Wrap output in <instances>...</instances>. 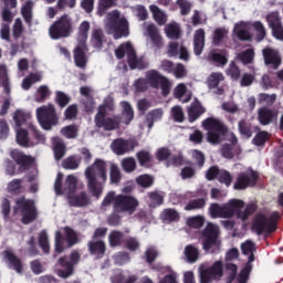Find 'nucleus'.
<instances>
[{
	"label": "nucleus",
	"mask_w": 283,
	"mask_h": 283,
	"mask_svg": "<svg viewBox=\"0 0 283 283\" xmlns=\"http://www.w3.org/2000/svg\"><path fill=\"white\" fill-rule=\"evenodd\" d=\"M252 28L255 31V39H256L258 43H260V41H264V39H266V28L264 27V24L261 21H254L252 23Z\"/></svg>",
	"instance_id": "obj_50"
},
{
	"label": "nucleus",
	"mask_w": 283,
	"mask_h": 283,
	"mask_svg": "<svg viewBox=\"0 0 283 283\" xmlns=\"http://www.w3.org/2000/svg\"><path fill=\"white\" fill-rule=\"evenodd\" d=\"M149 10L153 14L154 21H156L157 25H165L167 23V13L165 11L160 10L158 6L151 4L149 7Z\"/></svg>",
	"instance_id": "obj_32"
},
{
	"label": "nucleus",
	"mask_w": 283,
	"mask_h": 283,
	"mask_svg": "<svg viewBox=\"0 0 283 283\" xmlns=\"http://www.w3.org/2000/svg\"><path fill=\"white\" fill-rule=\"evenodd\" d=\"M165 113L163 112V108H156L147 113L146 115V123L148 129H151L154 127V123H158V120H163V115Z\"/></svg>",
	"instance_id": "obj_33"
},
{
	"label": "nucleus",
	"mask_w": 283,
	"mask_h": 283,
	"mask_svg": "<svg viewBox=\"0 0 283 283\" xmlns=\"http://www.w3.org/2000/svg\"><path fill=\"white\" fill-rule=\"evenodd\" d=\"M238 129L243 138H251L253 136V124L247 119L239 120Z\"/></svg>",
	"instance_id": "obj_34"
},
{
	"label": "nucleus",
	"mask_w": 283,
	"mask_h": 283,
	"mask_svg": "<svg viewBox=\"0 0 283 283\" xmlns=\"http://www.w3.org/2000/svg\"><path fill=\"white\" fill-rule=\"evenodd\" d=\"M90 22L83 21L80 27H78V32H77V44H84L87 45V34H90Z\"/></svg>",
	"instance_id": "obj_35"
},
{
	"label": "nucleus",
	"mask_w": 283,
	"mask_h": 283,
	"mask_svg": "<svg viewBox=\"0 0 283 283\" xmlns=\"http://www.w3.org/2000/svg\"><path fill=\"white\" fill-rule=\"evenodd\" d=\"M3 261L8 265L9 269H12L14 272L21 274L23 273V261H21V258L17 256L14 252L10 250H4L2 252Z\"/></svg>",
	"instance_id": "obj_20"
},
{
	"label": "nucleus",
	"mask_w": 283,
	"mask_h": 283,
	"mask_svg": "<svg viewBox=\"0 0 283 283\" xmlns=\"http://www.w3.org/2000/svg\"><path fill=\"white\" fill-rule=\"evenodd\" d=\"M185 255L189 264H195V262H198V258H200V251L195 245L189 244L185 248Z\"/></svg>",
	"instance_id": "obj_41"
},
{
	"label": "nucleus",
	"mask_w": 283,
	"mask_h": 283,
	"mask_svg": "<svg viewBox=\"0 0 283 283\" xmlns=\"http://www.w3.org/2000/svg\"><path fill=\"white\" fill-rule=\"evenodd\" d=\"M207 205V201L205 200V198H199V199H193V200H190L185 209L186 211H193L196 209H205Z\"/></svg>",
	"instance_id": "obj_59"
},
{
	"label": "nucleus",
	"mask_w": 283,
	"mask_h": 283,
	"mask_svg": "<svg viewBox=\"0 0 283 283\" xmlns=\"http://www.w3.org/2000/svg\"><path fill=\"white\" fill-rule=\"evenodd\" d=\"M54 101H55L56 105H59V107H61V109H63V107H67V105H70L71 98L69 97L67 94L63 93V91H57L55 93Z\"/></svg>",
	"instance_id": "obj_60"
},
{
	"label": "nucleus",
	"mask_w": 283,
	"mask_h": 283,
	"mask_svg": "<svg viewBox=\"0 0 283 283\" xmlns=\"http://www.w3.org/2000/svg\"><path fill=\"white\" fill-rule=\"evenodd\" d=\"M15 140L20 147L28 149L30 147H36L34 139H30V133L24 128H18L15 130Z\"/></svg>",
	"instance_id": "obj_25"
},
{
	"label": "nucleus",
	"mask_w": 283,
	"mask_h": 283,
	"mask_svg": "<svg viewBox=\"0 0 283 283\" xmlns=\"http://www.w3.org/2000/svg\"><path fill=\"white\" fill-rule=\"evenodd\" d=\"M30 135L34 138L35 145H45V135L35 128V126H30Z\"/></svg>",
	"instance_id": "obj_58"
},
{
	"label": "nucleus",
	"mask_w": 283,
	"mask_h": 283,
	"mask_svg": "<svg viewBox=\"0 0 283 283\" xmlns=\"http://www.w3.org/2000/svg\"><path fill=\"white\" fill-rule=\"evenodd\" d=\"M78 165H81V161L76 159L75 156H70L66 159L63 160L62 167L63 169H78Z\"/></svg>",
	"instance_id": "obj_63"
},
{
	"label": "nucleus",
	"mask_w": 283,
	"mask_h": 283,
	"mask_svg": "<svg viewBox=\"0 0 283 283\" xmlns=\"http://www.w3.org/2000/svg\"><path fill=\"white\" fill-rule=\"evenodd\" d=\"M149 198V207L156 209V207H160L163 202H165V196L160 195L158 191H150L147 193Z\"/></svg>",
	"instance_id": "obj_48"
},
{
	"label": "nucleus",
	"mask_w": 283,
	"mask_h": 283,
	"mask_svg": "<svg viewBox=\"0 0 283 283\" xmlns=\"http://www.w3.org/2000/svg\"><path fill=\"white\" fill-rule=\"evenodd\" d=\"M265 21L269 24L270 30L276 28L277 25H282V17H280V12L277 11L268 13Z\"/></svg>",
	"instance_id": "obj_49"
},
{
	"label": "nucleus",
	"mask_w": 283,
	"mask_h": 283,
	"mask_svg": "<svg viewBox=\"0 0 283 283\" xmlns=\"http://www.w3.org/2000/svg\"><path fill=\"white\" fill-rule=\"evenodd\" d=\"M39 247L42 249L43 253H50V240L48 239V232H45V230L41 231L39 234Z\"/></svg>",
	"instance_id": "obj_62"
},
{
	"label": "nucleus",
	"mask_w": 283,
	"mask_h": 283,
	"mask_svg": "<svg viewBox=\"0 0 283 283\" xmlns=\"http://www.w3.org/2000/svg\"><path fill=\"white\" fill-rule=\"evenodd\" d=\"M122 167L126 174H132V171H136V159L134 157H126L122 160Z\"/></svg>",
	"instance_id": "obj_61"
},
{
	"label": "nucleus",
	"mask_w": 283,
	"mask_h": 283,
	"mask_svg": "<svg viewBox=\"0 0 283 283\" xmlns=\"http://www.w3.org/2000/svg\"><path fill=\"white\" fill-rule=\"evenodd\" d=\"M165 33L168 39L178 40L181 34L180 25L176 22H170L165 27Z\"/></svg>",
	"instance_id": "obj_37"
},
{
	"label": "nucleus",
	"mask_w": 283,
	"mask_h": 283,
	"mask_svg": "<svg viewBox=\"0 0 283 283\" xmlns=\"http://www.w3.org/2000/svg\"><path fill=\"white\" fill-rule=\"evenodd\" d=\"M72 32H74L72 27V18H70L67 14H63L49 28V36H51L53 41H59V39H67L72 35Z\"/></svg>",
	"instance_id": "obj_7"
},
{
	"label": "nucleus",
	"mask_w": 283,
	"mask_h": 283,
	"mask_svg": "<svg viewBox=\"0 0 283 283\" xmlns=\"http://www.w3.org/2000/svg\"><path fill=\"white\" fill-rule=\"evenodd\" d=\"M207 133V143L210 145H222L224 137L229 134V126L219 118L208 117L201 123Z\"/></svg>",
	"instance_id": "obj_2"
},
{
	"label": "nucleus",
	"mask_w": 283,
	"mask_h": 283,
	"mask_svg": "<svg viewBox=\"0 0 283 283\" xmlns=\"http://www.w3.org/2000/svg\"><path fill=\"white\" fill-rule=\"evenodd\" d=\"M35 116L40 127H42L44 132H51L53 127L59 125V113L52 103L38 107Z\"/></svg>",
	"instance_id": "obj_4"
},
{
	"label": "nucleus",
	"mask_w": 283,
	"mask_h": 283,
	"mask_svg": "<svg viewBox=\"0 0 283 283\" xmlns=\"http://www.w3.org/2000/svg\"><path fill=\"white\" fill-rule=\"evenodd\" d=\"M208 61L214 63L217 67H224L229 63V57L227 56V51L222 50L220 53L211 51L208 54Z\"/></svg>",
	"instance_id": "obj_27"
},
{
	"label": "nucleus",
	"mask_w": 283,
	"mask_h": 283,
	"mask_svg": "<svg viewBox=\"0 0 283 283\" xmlns=\"http://www.w3.org/2000/svg\"><path fill=\"white\" fill-rule=\"evenodd\" d=\"M65 143L61 138H55L53 140V154L55 160H62L65 156Z\"/></svg>",
	"instance_id": "obj_36"
},
{
	"label": "nucleus",
	"mask_w": 283,
	"mask_h": 283,
	"mask_svg": "<svg viewBox=\"0 0 283 283\" xmlns=\"http://www.w3.org/2000/svg\"><path fill=\"white\" fill-rule=\"evenodd\" d=\"M127 50V63L130 70H136V65L138 63V56L136 55V50L132 46V43H126Z\"/></svg>",
	"instance_id": "obj_46"
},
{
	"label": "nucleus",
	"mask_w": 283,
	"mask_h": 283,
	"mask_svg": "<svg viewBox=\"0 0 283 283\" xmlns=\"http://www.w3.org/2000/svg\"><path fill=\"white\" fill-rule=\"evenodd\" d=\"M87 44H77L73 50L74 63L80 70L87 67Z\"/></svg>",
	"instance_id": "obj_21"
},
{
	"label": "nucleus",
	"mask_w": 283,
	"mask_h": 283,
	"mask_svg": "<svg viewBox=\"0 0 283 283\" xmlns=\"http://www.w3.org/2000/svg\"><path fill=\"white\" fill-rule=\"evenodd\" d=\"M277 220H280L279 211L272 212L270 217L259 213L254 217L252 229H254L256 235L275 233L277 231Z\"/></svg>",
	"instance_id": "obj_6"
},
{
	"label": "nucleus",
	"mask_w": 283,
	"mask_h": 283,
	"mask_svg": "<svg viewBox=\"0 0 283 283\" xmlns=\"http://www.w3.org/2000/svg\"><path fill=\"white\" fill-rule=\"evenodd\" d=\"M114 260L115 264L123 266L124 264H127L132 258L129 256L128 252H117L114 256Z\"/></svg>",
	"instance_id": "obj_64"
},
{
	"label": "nucleus",
	"mask_w": 283,
	"mask_h": 283,
	"mask_svg": "<svg viewBox=\"0 0 283 283\" xmlns=\"http://www.w3.org/2000/svg\"><path fill=\"white\" fill-rule=\"evenodd\" d=\"M136 158L139 163L140 167H145L146 169H149V165H151V154L147 150H139L136 153Z\"/></svg>",
	"instance_id": "obj_42"
},
{
	"label": "nucleus",
	"mask_w": 283,
	"mask_h": 283,
	"mask_svg": "<svg viewBox=\"0 0 283 283\" xmlns=\"http://www.w3.org/2000/svg\"><path fill=\"white\" fill-rule=\"evenodd\" d=\"M226 283H233L238 277V265L235 263H226Z\"/></svg>",
	"instance_id": "obj_44"
},
{
	"label": "nucleus",
	"mask_w": 283,
	"mask_h": 283,
	"mask_svg": "<svg viewBox=\"0 0 283 283\" xmlns=\"http://www.w3.org/2000/svg\"><path fill=\"white\" fill-rule=\"evenodd\" d=\"M107 109L102 104L97 108V113L94 118L95 126L104 132H114L120 127V115L114 117H107Z\"/></svg>",
	"instance_id": "obj_8"
},
{
	"label": "nucleus",
	"mask_w": 283,
	"mask_h": 283,
	"mask_svg": "<svg viewBox=\"0 0 283 283\" xmlns=\"http://www.w3.org/2000/svg\"><path fill=\"white\" fill-rule=\"evenodd\" d=\"M78 185V180L74 175H69L65 179L63 190L71 196L72 193H76V187Z\"/></svg>",
	"instance_id": "obj_40"
},
{
	"label": "nucleus",
	"mask_w": 283,
	"mask_h": 283,
	"mask_svg": "<svg viewBox=\"0 0 283 283\" xmlns=\"http://www.w3.org/2000/svg\"><path fill=\"white\" fill-rule=\"evenodd\" d=\"M17 213L21 216L22 224H32L39 218L36 203L32 199H25V197H20L15 200L13 216H17Z\"/></svg>",
	"instance_id": "obj_3"
},
{
	"label": "nucleus",
	"mask_w": 283,
	"mask_h": 283,
	"mask_svg": "<svg viewBox=\"0 0 283 283\" xmlns=\"http://www.w3.org/2000/svg\"><path fill=\"white\" fill-rule=\"evenodd\" d=\"M240 209H244V201L232 199L228 203L221 206V218H233L240 213Z\"/></svg>",
	"instance_id": "obj_19"
},
{
	"label": "nucleus",
	"mask_w": 283,
	"mask_h": 283,
	"mask_svg": "<svg viewBox=\"0 0 283 283\" xmlns=\"http://www.w3.org/2000/svg\"><path fill=\"white\" fill-rule=\"evenodd\" d=\"M109 179H111V185H118L123 179V175L120 174V168H118L115 164L111 165Z\"/></svg>",
	"instance_id": "obj_55"
},
{
	"label": "nucleus",
	"mask_w": 283,
	"mask_h": 283,
	"mask_svg": "<svg viewBox=\"0 0 283 283\" xmlns=\"http://www.w3.org/2000/svg\"><path fill=\"white\" fill-rule=\"evenodd\" d=\"M233 32L239 41H251V32L247 29L244 24H237Z\"/></svg>",
	"instance_id": "obj_39"
},
{
	"label": "nucleus",
	"mask_w": 283,
	"mask_h": 283,
	"mask_svg": "<svg viewBox=\"0 0 283 283\" xmlns=\"http://www.w3.org/2000/svg\"><path fill=\"white\" fill-rule=\"evenodd\" d=\"M64 235L61 231L55 232V253H63L65 249H72L75 244H78V233L70 227L63 228Z\"/></svg>",
	"instance_id": "obj_9"
},
{
	"label": "nucleus",
	"mask_w": 283,
	"mask_h": 283,
	"mask_svg": "<svg viewBox=\"0 0 283 283\" xmlns=\"http://www.w3.org/2000/svg\"><path fill=\"white\" fill-rule=\"evenodd\" d=\"M92 42L94 48L101 50L103 43H105V33L101 29H95L92 34Z\"/></svg>",
	"instance_id": "obj_52"
},
{
	"label": "nucleus",
	"mask_w": 283,
	"mask_h": 283,
	"mask_svg": "<svg viewBox=\"0 0 283 283\" xmlns=\"http://www.w3.org/2000/svg\"><path fill=\"white\" fill-rule=\"evenodd\" d=\"M3 87L4 94L10 96V75H8V66L6 64H0V87Z\"/></svg>",
	"instance_id": "obj_31"
},
{
	"label": "nucleus",
	"mask_w": 283,
	"mask_h": 283,
	"mask_svg": "<svg viewBox=\"0 0 283 283\" xmlns=\"http://www.w3.org/2000/svg\"><path fill=\"white\" fill-rule=\"evenodd\" d=\"M253 271V265L251 263H245L240 273L237 276L238 283H249V277Z\"/></svg>",
	"instance_id": "obj_51"
},
{
	"label": "nucleus",
	"mask_w": 283,
	"mask_h": 283,
	"mask_svg": "<svg viewBox=\"0 0 283 283\" xmlns=\"http://www.w3.org/2000/svg\"><path fill=\"white\" fill-rule=\"evenodd\" d=\"M238 59L243 65H250L255 60V50L247 49L238 54Z\"/></svg>",
	"instance_id": "obj_43"
},
{
	"label": "nucleus",
	"mask_w": 283,
	"mask_h": 283,
	"mask_svg": "<svg viewBox=\"0 0 283 283\" xmlns=\"http://www.w3.org/2000/svg\"><path fill=\"white\" fill-rule=\"evenodd\" d=\"M109 30H112L115 40L129 36V22L125 18L114 20L109 23Z\"/></svg>",
	"instance_id": "obj_16"
},
{
	"label": "nucleus",
	"mask_w": 283,
	"mask_h": 283,
	"mask_svg": "<svg viewBox=\"0 0 283 283\" xmlns=\"http://www.w3.org/2000/svg\"><path fill=\"white\" fill-rule=\"evenodd\" d=\"M276 116L275 111L263 107L259 111V123L263 126L271 125Z\"/></svg>",
	"instance_id": "obj_30"
},
{
	"label": "nucleus",
	"mask_w": 283,
	"mask_h": 283,
	"mask_svg": "<svg viewBox=\"0 0 283 283\" xmlns=\"http://www.w3.org/2000/svg\"><path fill=\"white\" fill-rule=\"evenodd\" d=\"M88 253L91 255H95L97 260H101L105 256V252L107 251V245L103 240H91L87 243Z\"/></svg>",
	"instance_id": "obj_24"
},
{
	"label": "nucleus",
	"mask_w": 283,
	"mask_h": 283,
	"mask_svg": "<svg viewBox=\"0 0 283 283\" xmlns=\"http://www.w3.org/2000/svg\"><path fill=\"white\" fill-rule=\"evenodd\" d=\"M62 136L64 138L74 139L78 137V126L72 124L69 126H65L61 129Z\"/></svg>",
	"instance_id": "obj_53"
},
{
	"label": "nucleus",
	"mask_w": 283,
	"mask_h": 283,
	"mask_svg": "<svg viewBox=\"0 0 283 283\" xmlns=\"http://www.w3.org/2000/svg\"><path fill=\"white\" fill-rule=\"evenodd\" d=\"M123 238H125V233L113 230L108 234V244L112 249H115V247H120L123 244Z\"/></svg>",
	"instance_id": "obj_38"
},
{
	"label": "nucleus",
	"mask_w": 283,
	"mask_h": 283,
	"mask_svg": "<svg viewBox=\"0 0 283 283\" xmlns=\"http://www.w3.org/2000/svg\"><path fill=\"white\" fill-rule=\"evenodd\" d=\"M114 6H116L114 0H98L97 14L103 17V14H105L109 8H114Z\"/></svg>",
	"instance_id": "obj_56"
},
{
	"label": "nucleus",
	"mask_w": 283,
	"mask_h": 283,
	"mask_svg": "<svg viewBox=\"0 0 283 283\" xmlns=\"http://www.w3.org/2000/svg\"><path fill=\"white\" fill-rule=\"evenodd\" d=\"M201 244L206 253L220 251V228L216 223H208L202 230Z\"/></svg>",
	"instance_id": "obj_5"
},
{
	"label": "nucleus",
	"mask_w": 283,
	"mask_h": 283,
	"mask_svg": "<svg viewBox=\"0 0 283 283\" xmlns=\"http://www.w3.org/2000/svg\"><path fill=\"white\" fill-rule=\"evenodd\" d=\"M263 61L265 65H271L273 70H277L282 65V55L277 49L266 46L262 50Z\"/></svg>",
	"instance_id": "obj_17"
},
{
	"label": "nucleus",
	"mask_w": 283,
	"mask_h": 283,
	"mask_svg": "<svg viewBox=\"0 0 283 283\" xmlns=\"http://www.w3.org/2000/svg\"><path fill=\"white\" fill-rule=\"evenodd\" d=\"M136 147H138V140L134 138H116L111 144V149L116 154V156H125V154H132Z\"/></svg>",
	"instance_id": "obj_14"
},
{
	"label": "nucleus",
	"mask_w": 283,
	"mask_h": 283,
	"mask_svg": "<svg viewBox=\"0 0 283 283\" xmlns=\"http://www.w3.org/2000/svg\"><path fill=\"white\" fill-rule=\"evenodd\" d=\"M187 112L189 123H196L200 116L207 113V108L202 106V102H199L198 98H195L188 107Z\"/></svg>",
	"instance_id": "obj_22"
},
{
	"label": "nucleus",
	"mask_w": 283,
	"mask_h": 283,
	"mask_svg": "<svg viewBox=\"0 0 283 283\" xmlns=\"http://www.w3.org/2000/svg\"><path fill=\"white\" fill-rule=\"evenodd\" d=\"M10 157L15 163V165L21 167L22 169L28 170L30 169V167H34V163H35L34 157L27 155L25 153L19 149L12 150L10 153Z\"/></svg>",
	"instance_id": "obj_18"
},
{
	"label": "nucleus",
	"mask_w": 283,
	"mask_h": 283,
	"mask_svg": "<svg viewBox=\"0 0 283 283\" xmlns=\"http://www.w3.org/2000/svg\"><path fill=\"white\" fill-rule=\"evenodd\" d=\"M146 81L153 90H161L163 96H169L171 92V82L167 76L160 74L156 70H150L146 73Z\"/></svg>",
	"instance_id": "obj_11"
},
{
	"label": "nucleus",
	"mask_w": 283,
	"mask_h": 283,
	"mask_svg": "<svg viewBox=\"0 0 283 283\" xmlns=\"http://www.w3.org/2000/svg\"><path fill=\"white\" fill-rule=\"evenodd\" d=\"M205 50V31L198 29L193 35V52L196 56H200Z\"/></svg>",
	"instance_id": "obj_28"
},
{
	"label": "nucleus",
	"mask_w": 283,
	"mask_h": 283,
	"mask_svg": "<svg viewBox=\"0 0 283 283\" xmlns=\"http://www.w3.org/2000/svg\"><path fill=\"white\" fill-rule=\"evenodd\" d=\"M87 180V189L93 198H101L105 182H107V161L103 159H95L85 170Z\"/></svg>",
	"instance_id": "obj_1"
},
{
	"label": "nucleus",
	"mask_w": 283,
	"mask_h": 283,
	"mask_svg": "<svg viewBox=\"0 0 283 283\" xmlns=\"http://www.w3.org/2000/svg\"><path fill=\"white\" fill-rule=\"evenodd\" d=\"M136 182L138 187L143 189H149V187L154 186V177L151 175H140L136 178Z\"/></svg>",
	"instance_id": "obj_54"
},
{
	"label": "nucleus",
	"mask_w": 283,
	"mask_h": 283,
	"mask_svg": "<svg viewBox=\"0 0 283 283\" xmlns=\"http://www.w3.org/2000/svg\"><path fill=\"white\" fill-rule=\"evenodd\" d=\"M258 180H260V175L255 170H251L250 172H241L237 177L233 189L237 191H242L248 189V187H255L258 185Z\"/></svg>",
	"instance_id": "obj_15"
},
{
	"label": "nucleus",
	"mask_w": 283,
	"mask_h": 283,
	"mask_svg": "<svg viewBox=\"0 0 283 283\" xmlns=\"http://www.w3.org/2000/svg\"><path fill=\"white\" fill-rule=\"evenodd\" d=\"M67 200H69L70 207H78V208L88 207L90 202H92V200L90 199V196L85 191H81L77 195L75 192L72 195H67Z\"/></svg>",
	"instance_id": "obj_23"
},
{
	"label": "nucleus",
	"mask_w": 283,
	"mask_h": 283,
	"mask_svg": "<svg viewBox=\"0 0 283 283\" xmlns=\"http://www.w3.org/2000/svg\"><path fill=\"white\" fill-rule=\"evenodd\" d=\"M255 211H258V205L249 203L245 207L244 211H242V209H239L238 220H242V222H245V220H249V217L253 216V213H255Z\"/></svg>",
	"instance_id": "obj_47"
},
{
	"label": "nucleus",
	"mask_w": 283,
	"mask_h": 283,
	"mask_svg": "<svg viewBox=\"0 0 283 283\" xmlns=\"http://www.w3.org/2000/svg\"><path fill=\"white\" fill-rule=\"evenodd\" d=\"M224 275L222 261H216L211 266L199 269V283H211L213 280H220Z\"/></svg>",
	"instance_id": "obj_13"
},
{
	"label": "nucleus",
	"mask_w": 283,
	"mask_h": 283,
	"mask_svg": "<svg viewBox=\"0 0 283 283\" xmlns=\"http://www.w3.org/2000/svg\"><path fill=\"white\" fill-rule=\"evenodd\" d=\"M122 116L120 123L124 125H129L134 120V108L132 107V104L129 102H122Z\"/></svg>",
	"instance_id": "obj_29"
},
{
	"label": "nucleus",
	"mask_w": 283,
	"mask_h": 283,
	"mask_svg": "<svg viewBox=\"0 0 283 283\" xmlns=\"http://www.w3.org/2000/svg\"><path fill=\"white\" fill-rule=\"evenodd\" d=\"M146 32L153 43V48L155 50H160L165 43L163 42V35H160V31H158V27L156 24L150 23L146 28Z\"/></svg>",
	"instance_id": "obj_26"
},
{
	"label": "nucleus",
	"mask_w": 283,
	"mask_h": 283,
	"mask_svg": "<svg viewBox=\"0 0 283 283\" xmlns=\"http://www.w3.org/2000/svg\"><path fill=\"white\" fill-rule=\"evenodd\" d=\"M138 207V199L127 196L117 195L113 206L114 213H134Z\"/></svg>",
	"instance_id": "obj_12"
},
{
	"label": "nucleus",
	"mask_w": 283,
	"mask_h": 283,
	"mask_svg": "<svg viewBox=\"0 0 283 283\" xmlns=\"http://www.w3.org/2000/svg\"><path fill=\"white\" fill-rule=\"evenodd\" d=\"M81 262V253L77 250H73L71 254L61 256L57 260V266H61V270L57 271L59 277L67 280L71 275H74V268Z\"/></svg>",
	"instance_id": "obj_10"
},
{
	"label": "nucleus",
	"mask_w": 283,
	"mask_h": 283,
	"mask_svg": "<svg viewBox=\"0 0 283 283\" xmlns=\"http://www.w3.org/2000/svg\"><path fill=\"white\" fill-rule=\"evenodd\" d=\"M222 81H224V74L220 72H212L207 80L208 87L210 90H216V87H218Z\"/></svg>",
	"instance_id": "obj_45"
},
{
	"label": "nucleus",
	"mask_w": 283,
	"mask_h": 283,
	"mask_svg": "<svg viewBox=\"0 0 283 283\" xmlns=\"http://www.w3.org/2000/svg\"><path fill=\"white\" fill-rule=\"evenodd\" d=\"M21 14L28 23V25H32V2L27 1L25 4L21 8Z\"/></svg>",
	"instance_id": "obj_57"
}]
</instances>
